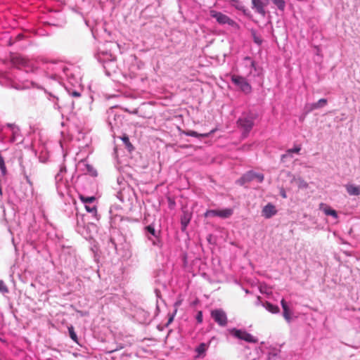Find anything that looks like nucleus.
I'll use <instances>...</instances> for the list:
<instances>
[{
    "mask_svg": "<svg viewBox=\"0 0 360 360\" xmlns=\"http://www.w3.org/2000/svg\"><path fill=\"white\" fill-rule=\"evenodd\" d=\"M211 317L220 326H226L227 325V316L225 311L221 309H214L211 311Z\"/></svg>",
    "mask_w": 360,
    "mask_h": 360,
    "instance_id": "nucleus-13",
    "label": "nucleus"
},
{
    "mask_svg": "<svg viewBox=\"0 0 360 360\" xmlns=\"http://www.w3.org/2000/svg\"><path fill=\"white\" fill-rule=\"evenodd\" d=\"M7 127H9L11 131L13 130V128H16L17 127L13 124H7Z\"/></svg>",
    "mask_w": 360,
    "mask_h": 360,
    "instance_id": "nucleus-44",
    "label": "nucleus"
},
{
    "mask_svg": "<svg viewBox=\"0 0 360 360\" xmlns=\"http://www.w3.org/2000/svg\"><path fill=\"white\" fill-rule=\"evenodd\" d=\"M237 124L242 131V136L245 138L248 136L254 126V117L252 114H243L238 120Z\"/></svg>",
    "mask_w": 360,
    "mask_h": 360,
    "instance_id": "nucleus-4",
    "label": "nucleus"
},
{
    "mask_svg": "<svg viewBox=\"0 0 360 360\" xmlns=\"http://www.w3.org/2000/svg\"><path fill=\"white\" fill-rule=\"evenodd\" d=\"M242 65L245 69V76L250 77H259L262 75V69L257 65L256 62L250 56H245L243 59Z\"/></svg>",
    "mask_w": 360,
    "mask_h": 360,
    "instance_id": "nucleus-6",
    "label": "nucleus"
},
{
    "mask_svg": "<svg viewBox=\"0 0 360 360\" xmlns=\"http://www.w3.org/2000/svg\"><path fill=\"white\" fill-rule=\"evenodd\" d=\"M87 167H88V170L91 172V175L92 176H96L97 175V173L95 170L93 171V168L89 166V165H87Z\"/></svg>",
    "mask_w": 360,
    "mask_h": 360,
    "instance_id": "nucleus-43",
    "label": "nucleus"
},
{
    "mask_svg": "<svg viewBox=\"0 0 360 360\" xmlns=\"http://www.w3.org/2000/svg\"><path fill=\"white\" fill-rule=\"evenodd\" d=\"M25 71L43 75L46 78L59 83L66 75V65L60 61H27L25 62Z\"/></svg>",
    "mask_w": 360,
    "mask_h": 360,
    "instance_id": "nucleus-1",
    "label": "nucleus"
},
{
    "mask_svg": "<svg viewBox=\"0 0 360 360\" xmlns=\"http://www.w3.org/2000/svg\"><path fill=\"white\" fill-rule=\"evenodd\" d=\"M85 208L86 210V211L91 214H92V215L95 217H96L97 216V210H96V207L94 205H87L86 204L85 205Z\"/></svg>",
    "mask_w": 360,
    "mask_h": 360,
    "instance_id": "nucleus-29",
    "label": "nucleus"
},
{
    "mask_svg": "<svg viewBox=\"0 0 360 360\" xmlns=\"http://www.w3.org/2000/svg\"><path fill=\"white\" fill-rule=\"evenodd\" d=\"M218 210H208L205 213V217H217Z\"/></svg>",
    "mask_w": 360,
    "mask_h": 360,
    "instance_id": "nucleus-33",
    "label": "nucleus"
},
{
    "mask_svg": "<svg viewBox=\"0 0 360 360\" xmlns=\"http://www.w3.org/2000/svg\"><path fill=\"white\" fill-rule=\"evenodd\" d=\"M216 131H217V129H214L211 130L208 133L199 134V133H198L197 131H195L188 130V131H182L181 132V134H185L186 136H193V137H196V138H207L211 134L214 133Z\"/></svg>",
    "mask_w": 360,
    "mask_h": 360,
    "instance_id": "nucleus-16",
    "label": "nucleus"
},
{
    "mask_svg": "<svg viewBox=\"0 0 360 360\" xmlns=\"http://www.w3.org/2000/svg\"><path fill=\"white\" fill-rule=\"evenodd\" d=\"M122 140L129 150H131L133 148L127 136L124 135L123 137H122Z\"/></svg>",
    "mask_w": 360,
    "mask_h": 360,
    "instance_id": "nucleus-34",
    "label": "nucleus"
},
{
    "mask_svg": "<svg viewBox=\"0 0 360 360\" xmlns=\"http://www.w3.org/2000/svg\"><path fill=\"white\" fill-rule=\"evenodd\" d=\"M281 196H282L283 198H286V194H285V193L284 191H283V192L281 193Z\"/></svg>",
    "mask_w": 360,
    "mask_h": 360,
    "instance_id": "nucleus-45",
    "label": "nucleus"
},
{
    "mask_svg": "<svg viewBox=\"0 0 360 360\" xmlns=\"http://www.w3.org/2000/svg\"><path fill=\"white\" fill-rule=\"evenodd\" d=\"M144 234L147 239L151 242L152 245L161 246L160 231L155 230L153 224L148 225L144 228Z\"/></svg>",
    "mask_w": 360,
    "mask_h": 360,
    "instance_id": "nucleus-9",
    "label": "nucleus"
},
{
    "mask_svg": "<svg viewBox=\"0 0 360 360\" xmlns=\"http://www.w3.org/2000/svg\"><path fill=\"white\" fill-rule=\"evenodd\" d=\"M97 60L103 65L104 68L108 72V68H112L115 66V57L112 53L106 49H98L97 53L96 54Z\"/></svg>",
    "mask_w": 360,
    "mask_h": 360,
    "instance_id": "nucleus-7",
    "label": "nucleus"
},
{
    "mask_svg": "<svg viewBox=\"0 0 360 360\" xmlns=\"http://www.w3.org/2000/svg\"><path fill=\"white\" fill-rule=\"evenodd\" d=\"M67 91H68V94L72 97L79 98L81 96V94L79 91L72 90V89H68Z\"/></svg>",
    "mask_w": 360,
    "mask_h": 360,
    "instance_id": "nucleus-36",
    "label": "nucleus"
},
{
    "mask_svg": "<svg viewBox=\"0 0 360 360\" xmlns=\"http://www.w3.org/2000/svg\"><path fill=\"white\" fill-rule=\"evenodd\" d=\"M263 307L272 314H277L280 311L279 307L277 305L273 304L269 302L263 303Z\"/></svg>",
    "mask_w": 360,
    "mask_h": 360,
    "instance_id": "nucleus-22",
    "label": "nucleus"
},
{
    "mask_svg": "<svg viewBox=\"0 0 360 360\" xmlns=\"http://www.w3.org/2000/svg\"><path fill=\"white\" fill-rule=\"evenodd\" d=\"M210 15L216 20L218 24L221 25H228L231 27H238V23L229 17L227 15L224 14L220 11L216 10H210Z\"/></svg>",
    "mask_w": 360,
    "mask_h": 360,
    "instance_id": "nucleus-8",
    "label": "nucleus"
},
{
    "mask_svg": "<svg viewBox=\"0 0 360 360\" xmlns=\"http://www.w3.org/2000/svg\"><path fill=\"white\" fill-rule=\"evenodd\" d=\"M0 84L3 86L17 90H22L37 86L33 81H25L22 84H18L13 80L11 73L4 71H0Z\"/></svg>",
    "mask_w": 360,
    "mask_h": 360,
    "instance_id": "nucleus-2",
    "label": "nucleus"
},
{
    "mask_svg": "<svg viewBox=\"0 0 360 360\" xmlns=\"http://www.w3.org/2000/svg\"><path fill=\"white\" fill-rule=\"evenodd\" d=\"M231 1L233 2L232 6H233L237 10L245 11V6L240 1H239L238 0Z\"/></svg>",
    "mask_w": 360,
    "mask_h": 360,
    "instance_id": "nucleus-30",
    "label": "nucleus"
},
{
    "mask_svg": "<svg viewBox=\"0 0 360 360\" xmlns=\"http://www.w3.org/2000/svg\"><path fill=\"white\" fill-rule=\"evenodd\" d=\"M108 123L112 131L119 129L122 124V117L114 108L108 111Z\"/></svg>",
    "mask_w": 360,
    "mask_h": 360,
    "instance_id": "nucleus-10",
    "label": "nucleus"
},
{
    "mask_svg": "<svg viewBox=\"0 0 360 360\" xmlns=\"http://www.w3.org/2000/svg\"><path fill=\"white\" fill-rule=\"evenodd\" d=\"M276 213L277 210L276 207L271 203L266 205L262 210V216L266 219L271 218L273 216L276 214Z\"/></svg>",
    "mask_w": 360,
    "mask_h": 360,
    "instance_id": "nucleus-15",
    "label": "nucleus"
},
{
    "mask_svg": "<svg viewBox=\"0 0 360 360\" xmlns=\"http://www.w3.org/2000/svg\"><path fill=\"white\" fill-rule=\"evenodd\" d=\"M66 75L65 77H63V82L67 80L71 84H79L81 80L80 75L78 70L76 68H69L66 65Z\"/></svg>",
    "mask_w": 360,
    "mask_h": 360,
    "instance_id": "nucleus-12",
    "label": "nucleus"
},
{
    "mask_svg": "<svg viewBox=\"0 0 360 360\" xmlns=\"http://www.w3.org/2000/svg\"><path fill=\"white\" fill-rule=\"evenodd\" d=\"M49 100L53 101L54 103V108L56 109H58L59 108V105L57 103V101L58 100V98L57 97H56L55 96L52 95V94H49Z\"/></svg>",
    "mask_w": 360,
    "mask_h": 360,
    "instance_id": "nucleus-38",
    "label": "nucleus"
},
{
    "mask_svg": "<svg viewBox=\"0 0 360 360\" xmlns=\"http://www.w3.org/2000/svg\"><path fill=\"white\" fill-rule=\"evenodd\" d=\"M231 334L239 339L250 343H257L258 340L247 331L241 329L233 328L230 330Z\"/></svg>",
    "mask_w": 360,
    "mask_h": 360,
    "instance_id": "nucleus-11",
    "label": "nucleus"
},
{
    "mask_svg": "<svg viewBox=\"0 0 360 360\" xmlns=\"http://www.w3.org/2000/svg\"><path fill=\"white\" fill-rule=\"evenodd\" d=\"M319 210L323 211V212L327 216H331L334 219H338V212L326 203H320Z\"/></svg>",
    "mask_w": 360,
    "mask_h": 360,
    "instance_id": "nucleus-17",
    "label": "nucleus"
},
{
    "mask_svg": "<svg viewBox=\"0 0 360 360\" xmlns=\"http://www.w3.org/2000/svg\"><path fill=\"white\" fill-rule=\"evenodd\" d=\"M80 199L85 205H90L95 200V198L81 196Z\"/></svg>",
    "mask_w": 360,
    "mask_h": 360,
    "instance_id": "nucleus-35",
    "label": "nucleus"
},
{
    "mask_svg": "<svg viewBox=\"0 0 360 360\" xmlns=\"http://www.w3.org/2000/svg\"><path fill=\"white\" fill-rule=\"evenodd\" d=\"M13 136L11 139V142H14L16 140V137L19 135V129L18 127L13 128L11 131Z\"/></svg>",
    "mask_w": 360,
    "mask_h": 360,
    "instance_id": "nucleus-37",
    "label": "nucleus"
},
{
    "mask_svg": "<svg viewBox=\"0 0 360 360\" xmlns=\"http://www.w3.org/2000/svg\"><path fill=\"white\" fill-rule=\"evenodd\" d=\"M195 319L198 323H201L202 322L203 315H202V312L201 311H198Z\"/></svg>",
    "mask_w": 360,
    "mask_h": 360,
    "instance_id": "nucleus-41",
    "label": "nucleus"
},
{
    "mask_svg": "<svg viewBox=\"0 0 360 360\" xmlns=\"http://www.w3.org/2000/svg\"><path fill=\"white\" fill-rule=\"evenodd\" d=\"M250 77L241 76L239 75H231V80L232 83L245 94H249L252 92V88L248 82Z\"/></svg>",
    "mask_w": 360,
    "mask_h": 360,
    "instance_id": "nucleus-5",
    "label": "nucleus"
},
{
    "mask_svg": "<svg viewBox=\"0 0 360 360\" xmlns=\"http://www.w3.org/2000/svg\"><path fill=\"white\" fill-rule=\"evenodd\" d=\"M67 173L66 166L62 165L60 166L58 172L55 176L56 187L58 194L61 196L68 192L70 184L65 177Z\"/></svg>",
    "mask_w": 360,
    "mask_h": 360,
    "instance_id": "nucleus-3",
    "label": "nucleus"
},
{
    "mask_svg": "<svg viewBox=\"0 0 360 360\" xmlns=\"http://www.w3.org/2000/svg\"><path fill=\"white\" fill-rule=\"evenodd\" d=\"M207 348L208 345L204 342L200 343L195 349V352L198 354L197 357L203 358L205 356Z\"/></svg>",
    "mask_w": 360,
    "mask_h": 360,
    "instance_id": "nucleus-21",
    "label": "nucleus"
},
{
    "mask_svg": "<svg viewBox=\"0 0 360 360\" xmlns=\"http://www.w3.org/2000/svg\"><path fill=\"white\" fill-rule=\"evenodd\" d=\"M302 148L300 145L295 146L294 148L288 149L285 154H283L281 157V161H284L285 159L290 157L292 158V153H299Z\"/></svg>",
    "mask_w": 360,
    "mask_h": 360,
    "instance_id": "nucleus-18",
    "label": "nucleus"
},
{
    "mask_svg": "<svg viewBox=\"0 0 360 360\" xmlns=\"http://www.w3.org/2000/svg\"><path fill=\"white\" fill-rule=\"evenodd\" d=\"M327 102L328 101L326 98H321L317 102L314 103L315 108H316V109L321 108L327 104Z\"/></svg>",
    "mask_w": 360,
    "mask_h": 360,
    "instance_id": "nucleus-31",
    "label": "nucleus"
},
{
    "mask_svg": "<svg viewBox=\"0 0 360 360\" xmlns=\"http://www.w3.org/2000/svg\"><path fill=\"white\" fill-rule=\"evenodd\" d=\"M269 3V0H251V8L255 13L262 16H265V8L268 6Z\"/></svg>",
    "mask_w": 360,
    "mask_h": 360,
    "instance_id": "nucleus-14",
    "label": "nucleus"
},
{
    "mask_svg": "<svg viewBox=\"0 0 360 360\" xmlns=\"http://www.w3.org/2000/svg\"><path fill=\"white\" fill-rule=\"evenodd\" d=\"M255 41L257 44H260L261 43V41H259L258 39H255Z\"/></svg>",
    "mask_w": 360,
    "mask_h": 360,
    "instance_id": "nucleus-46",
    "label": "nucleus"
},
{
    "mask_svg": "<svg viewBox=\"0 0 360 360\" xmlns=\"http://www.w3.org/2000/svg\"><path fill=\"white\" fill-rule=\"evenodd\" d=\"M298 187L300 188H307L308 187V184L302 179H298Z\"/></svg>",
    "mask_w": 360,
    "mask_h": 360,
    "instance_id": "nucleus-40",
    "label": "nucleus"
},
{
    "mask_svg": "<svg viewBox=\"0 0 360 360\" xmlns=\"http://www.w3.org/2000/svg\"><path fill=\"white\" fill-rule=\"evenodd\" d=\"M346 191L349 195H360V186L354 184H347L345 186Z\"/></svg>",
    "mask_w": 360,
    "mask_h": 360,
    "instance_id": "nucleus-20",
    "label": "nucleus"
},
{
    "mask_svg": "<svg viewBox=\"0 0 360 360\" xmlns=\"http://www.w3.org/2000/svg\"><path fill=\"white\" fill-rule=\"evenodd\" d=\"M281 304L283 308V316L287 322L290 323L291 321L290 310L284 299L281 300Z\"/></svg>",
    "mask_w": 360,
    "mask_h": 360,
    "instance_id": "nucleus-19",
    "label": "nucleus"
},
{
    "mask_svg": "<svg viewBox=\"0 0 360 360\" xmlns=\"http://www.w3.org/2000/svg\"><path fill=\"white\" fill-rule=\"evenodd\" d=\"M272 3L277 7L280 11H284L285 8V1L284 0H271Z\"/></svg>",
    "mask_w": 360,
    "mask_h": 360,
    "instance_id": "nucleus-28",
    "label": "nucleus"
},
{
    "mask_svg": "<svg viewBox=\"0 0 360 360\" xmlns=\"http://www.w3.org/2000/svg\"><path fill=\"white\" fill-rule=\"evenodd\" d=\"M25 179L26 180V182L30 184V186H32V182L31 181L30 176L25 172L24 173Z\"/></svg>",
    "mask_w": 360,
    "mask_h": 360,
    "instance_id": "nucleus-42",
    "label": "nucleus"
},
{
    "mask_svg": "<svg viewBox=\"0 0 360 360\" xmlns=\"http://www.w3.org/2000/svg\"><path fill=\"white\" fill-rule=\"evenodd\" d=\"M0 292L2 293H7L8 289L3 281H0Z\"/></svg>",
    "mask_w": 360,
    "mask_h": 360,
    "instance_id": "nucleus-39",
    "label": "nucleus"
},
{
    "mask_svg": "<svg viewBox=\"0 0 360 360\" xmlns=\"http://www.w3.org/2000/svg\"><path fill=\"white\" fill-rule=\"evenodd\" d=\"M173 320V317L169 318L168 323H171Z\"/></svg>",
    "mask_w": 360,
    "mask_h": 360,
    "instance_id": "nucleus-47",
    "label": "nucleus"
},
{
    "mask_svg": "<svg viewBox=\"0 0 360 360\" xmlns=\"http://www.w3.org/2000/svg\"><path fill=\"white\" fill-rule=\"evenodd\" d=\"M246 173L252 174L251 181H253L254 179H257L258 182L262 183L264 181V174L262 173H256L253 171H249Z\"/></svg>",
    "mask_w": 360,
    "mask_h": 360,
    "instance_id": "nucleus-24",
    "label": "nucleus"
},
{
    "mask_svg": "<svg viewBox=\"0 0 360 360\" xmlns=\"http://www.w3.org/2000/svg\"><path fill=\"white\" fill-rule=\"evenodd\" d=\"M251 174H247L245 173V174H243L238 180V183L243 186L244 185L245 183L247 182H250L251 181Z\"/></svg>",
    "mask_w": 360,
    "mask_h": 360,
    "instance_id": "nucleus-25",
    "label": "nucleus"
},
{
    "mask_svg": "<svg viewBox=\"0 0 360 360\" xmlns=\"http://www.w3.org/2000/svg\"><path fill=\"white\" fill-rule=\"evenodd\" d=\"M70 338L76 343H79L77 335L75 331L74 327L70 326L68 328Z\"/></svg>",
    "mask_w": 360,
    "mask_h": 360,
    "instance_id": "nucleus-27",
    "label": "nucleus"
},
{
    "mask_svg": "<svg viewBox=\"0 0 360 360\" xmlns=\"http://www.w3.org/2000/svg\"><path fill=\"white\" fill-rule=\"evenodd\" d=\"M233 213V210L232 208H226L221 210H218L217 217L226 219L231 217Z\"/></svg>",
    "mask_w": 360,
    "mask_h": 360,
    "instance_id": "nucleus-23",
    "label": "nucleus"
},
{
    "mask_svg": "<svg viewBox=\"0 0 360 360\" xmlns=\"http://www.w3.org/2000/svg\"><path fill=\"white\" fill-rule=\"evenodd\" d=\"M316 108H315V103H306L305 105H304V110H305V113L307 114V113H309L310 112L313 111L314 110H316Z\"/></svg>",
    "mask_w": 360,
    "mask_h": 360,
    "instance_id": "nucleus-32",
    "label": "nucleus"
},
{
    "mask_svg": "<svg viewBox=\"0 0 360 360\" xmlns=\"http://www.w3.org/2000/svg\"><path fill=\"white\" fill-rule=\"evenodd\" d=\"M191 220V217L188 214H184L181 218V224L182 230L185 229L188 225Z\"/></svg>",
    "mask_w": 360,
    "mask_h": 360,
    "instance_id": "nucleus-26",
    "label": "nucleus"
}]
</instances>
